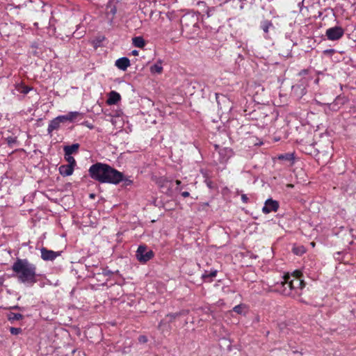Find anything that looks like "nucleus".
Instances as JSON below:
<instances>
[{
    "instance_id": "nucleus-1",
    "label": "nucleus",
    "mask_w": 356,
    "mask_h": 356,
    "mask_svg": "<svg viewBox=\"0 0 356 356\" xmlns=\"http://www.w3.org/2000/svg\"><path fill=\"white\" fill-rule=\"evenodd\" d=\"M12 270L21 283L33 285L38 281L37 267L26 259L17 258Z\"/></svg>"
},
{
    "instance_id": "nucleus-2",
    "label": "nucleus",
    "mask_w": 356,
    "mask_h": 356,
    "mask_svg": "<svg viewBox=\"0 0 356 356\" xmlns=\"http://www.w3.org/2000/svg\"><path fill=\"white\" fill-rule=\"evenodd\" d=\"M301 276L302 273L298 270L295 271L292 275H285V279L288 280H286V283L284 284V286L287 285L289 289L282 290V293L285 296H290L292 290L305 287V283L301 280Z\"/></svg>"
},
{
    "instance_id": "nucleus-3",
    "label": "nucleus",
    "mask_w": 356,
    "mask_h": 356,
    "mask_svg": "<svg viewBox=\"0 0 356 356\" xmlns=\"http://www.w3.org/2000/svg\"><path fill=\"white\" fill-rule=\"evenodd\" d=\"M108 166L109 165L102 163L93 164L89 168V175L93 179L104 183L103 179H105Z\"/></svg>"
},
{
    "instance_id": "nucleus-4",
    "label": "nucleus",
    "mask_w": 356,
    "mask_h": 356,
    "mask_svg": "<svg viewBox=\"0 0 356 356\" xmlns=\"http://www.w3.org/2000/svg\"><path fill=\"white\" fill-rule=\"evenodd\" d=\"M124 179V175L122 172L113 168L110 165L106 173L105 179H103L104 183H110L118 184Z\"/></svg>"
},
{
    "instance_id": "nucleus-5",
    "label": "nucleus",
    "mask_w": 356,
    "mask_h": 356,
    "mask_svg": "<svg viewBox=\"0 0 356 356\" xmlns=\"http://www.w3.org/2000/svg\"><path fill=\"white\" fill-rule=\"evenodd\" d=\"M136 259L141 263H146L154 257V252L146 245H140L136 253Z\"/></svg>"
},
{
    "instance_id": "nucleus-6",
    "label": "nucleus",
    "mask_w": 356,
    "mask_h": 356,
    "mask_svg": "<svg viewBox=\"0 0 356 356\" xmlns=\"http://www.w3.org/2000/svg\"><path fill=\"white\" fill-rule=\"evenodd\" d=\"M344 30L341 26H334L327 29L325 35L330 40H338L343 37Z\"/></svg>"
},
{
    "instance_id": "nucleus-7",
    "label": "nucleus",
    "mask_w": 356,
    "mask_h": 356,
    "mask_svg": "<svg viewBox=\"0 0 356 356\" xmlns=\"http://www.w3.org/2000/svg\"><path fill=\"white\" fill-rule=\"evenodd\" d=\"M40 252L41 258L44 261H53L60 254V252H55L51 250H48L46 248H42L40 249Z\"/></svg>"
},
{
    "instance_id": "nucleus-8",
    "label": "nucleus",
    "mask_w": 356,
    "mask_h": 356,
    "mask_svg": "<svg viewBox=\"0 0 356 356\" xmlns=\"http://www.w3.org/2000/svg\"><path fill=\"white\" fill-rule=\"evenodd\" d=\"M279 209V202L276 200H273V199H268L265 202L264 207L262 209V211L264 213H269L272 211H277Z\"/></svg>"
},
{
    "instance_id": "nucleus-9",
    "label": "nucleus",
    "mask_w": 356,
    "mask_h": 356,
    "mask_svg": "<svg viewBox=\"0 0 356 356\" xmlns=\"http://www.w3.org/2000/svg\"><path fill=\"white\" fill-rule=\"evenodd\" d=\"M121 99L120 95L115 92L111 91L108 94V98L106 100V103L108 105H114L116 104Z\"/></svg>"
},
{
    "instance_id": "nucleus-10",
    "label": "nucleus",
    "mask_w": 356,
    "mask_h": 356,
    "mask_svg": "<svg viewBox=\"0 0 356 356\" xmlns=\"http://www.w3.org/2000/svg\"><path fill=\"white\" fill-rule=\"evenodd\" d=\"M115 65L120 70L124 71L130 65V61H129V58H127V57H122V58L118 59L115 61Z\"/></svg>"
},
{
    "instance_id": "nucleus-11",
    "label": "nucleus",
    "mask_w": 356,
    "mask_h": 356,
    "mask_svg": "<svg viewBox=\"0 0 356 356\" xmlns=\"http://www.w3.org/2000/svg\"><path fill=\"white\" fill-rule=\"evenodd\" d=\"M74 166L71 165H62L59 167V172L63 176H70L73 173Z\"/></svg>"
},
{
    "instance_id": "nucleus-12",
    "label": "nucleus",
    "mask_w": 356,
    "mask_h": 356,
    "mask_svg": "<svg viewBox=\"0 0 356 356\" xmlns=\"http://www.w3.org/2000/svg\"><path fill=\"white\" fill-rule=\"evenodd\" d=\"M79 143H74L72 145H67L65 146L63 148L65 155L68 156V154L72 155V154L76 153L79 148Z\"/></svg>"
},
{
    "instance_id": "nucleus-13",
    "label": "nucleus",
    "mask_w": 356,
    "mask_h": 356,
    "mask_svg": "<svg viewBox=\"0 0 356 356\" xmlns=\"http://www.w3.org/2000/svg\"><path fill=\"white\" fill-rule=\"evenodd\" d=\"M60 125V122L59 120H58L57 117L54 119H53L49 124L47 131L49 134H51V132L54 130H57Z\"/></svg>"
},
{
    "instance_id": "nucleus-14",
    "label": "nucleus",
    "mask_w": 356,
    "mask_h": 356,
    "mask_svg": "<svg viewBox=\"0 0 356 356\" xmlns=\"http://www.w3.org/2000/svg\"><path fill=\"white\" fill-rule=\"evenodd\" d=\"M261 27L266 35L268 33L270 29H274L273 23L268 20L262 22Z\"/></svg>"
},
{
    "instance_id": "nucleus-15",
    "label": "nucleus",
    "mask_w": 356,
    "mask_h": 356,
    "mask_svg": "<svg viewBox=\"0 0 356 356\" xmlns=\"http://www.w3.org/2000/svg\"><path fill=\"white\" fill-rule=\"evenodd\" d=\"M286 280L287 279H285V275L283 276L282 277V280L280 281V282H277L276 283V289H275V290L280 291V293H282V290L289 289V287H288L287 285H284V284L286 283Z\"/></svg>"
},
{
    "instance_id": "nucleus-16",
    "label": "nucleus",
    "mask_w": 356,
    "mask_h": 356,
    "mask_svg": "<svg viewBox=\"0 0 356 356\" xmlns=\"http://www.w3.org/2000/svg\"><path fill=\"white\" fill-rule=\"evenodd\" d=\"M150 70L152 73L161 74L163 71V67L161 66V62L159 61L150 67Z\"/></svg>"
},
{
    "instance_id": "nucleus-17",
    "label": "nucleus",
    "mask_w": 356,
    "mask_h": 356,
    "mask_svg": "<svg viewBox=\"0 0 356 356\" xmlns=\"http://www.w3.org/2000/svg\"><path fill=\"white\" fill-rule=\"evenodd\" d=\"M133 44L137 47L142 48L145 46V42L142 37H135L133 38Z\"/></svg>"
},
{
    "instance_id": "nucleus-18",
    "label": "nucleus",
    "mask_w": 356,
    "mask_h": 356,
    "mask_svg": "<svg viewBox=\"0 0 356 356\" xmlns=\"http://www.w3.org/2000/svg\"><path fill=\"white\" fill-rule=\"evenodd\" d=\"M81 114L77 111L70 112L67 114V120L70 122H73L78 116Z\"/></svg>"
},
{
    "instance_id": "nucleus-19",
    "label": "nucleus",
    "mask_w": 356,
    "mask_h": 356,
    "mask_svg": "<svg viewBox=\"0 0 356 356\" xmlns=\"http://www.w3.org/2000/svg\"><path fill=\"white\" fill-rule=\"evenodd\" d=\"M23 318L21 314L10 313L8 314V319L10 321H19Z\"/></svg>"
},
{
    "instance_id": "nucleus-20",
    "label": "nucleus",
    "mask_w": 356,
    "mask_h": 356,
    "mask_svg": "<svg viewBox=\"0 0 356 356\" xmlns=\"http://www.w3.org/2000/svg\"><path fill=\"white\" fill-rule=\"evenodd\" d=\"M66 356H86V355L81 350L73 349L71 351L70 355L67 354Z\"/></svg>"
},
{
    "instance_id": "nucleus-21",
    "label": "nucleus",
    "mask_w": 356,
    "mask_h": 356,
    "mask_svg": "<svg viewBox=\"0 0 356 356\" xmlns=\"http://www.w3.org/2000/svg\"><path fill=\"white\" fill-rule=\"evenodd\" d=\"M65 159L68 162V165H71L72 166L74 167L76 165V161L73 156H72L70 154H68V156L65 155Z\"/></svg>"
},
{
    "instance_id": "nucleus-22",
    "label": "nucleus",
    "mask_w": 356,
    "mask_h": 356,
    "mask_svg": "<svg viewBox=\"0 0 356 356\" xmlns=\"http://www.w3.org/2000/svg\"><path fill=\"white\" fill-rule=\"evenodd\" d=\"M106 9L107 13H111L112 15V17H113L115 15L117 11L115 6H108Z\"/></svg>"
},
{
    "instance_id": "nucleus-23",
    "label": "nucleus",
    "mask_w": 356,
    "mask_h": 356,
    "mask_svg": "<svg viewBox=\"0 0 356 356\" xmlns=\"http://www.w3.org/2000/svg\"><path fill=\"white\" fill-rule=\"evenodd\" d=\"M305 250L303 247L293 248V252L296 254H302L305 252Z\"/></svg>"
},
{
    "instance_id": "nucleus-24",
    "label": "nucleus",
    "mask_w": 356,
    "mask_h": 356,
    "mask_svg": "<svg viewBox=\"0 0 356 356\" xmlns=\"http://www.w3.org/2000/svg\"><path fill=\"white\" fill-rule=\"evenodd\" d=\"M6 140L8 144L11 147L17 142L16 137H8Z\"/></svg>"
},
{
    "instance_id": "nucleus-25",
    "label": "nucleus",
    "mask_w": 356,
    "mask_h": 356,
    "mask_svg": "<svg viewBox=\"0 0 356 356\" xmlns=\"http://www.w3.org/2000/svg\"><path fill=\"white\" fill-rule=\"evenodd\" d=\"M22 329H21V328H19V327H11L10 328V333H11L12 334H13V335H17V334H18L21 333V332H22Z\"/></svg>"
},
{
    "instance_id": "nucleus-26",
    "label": "nucleus",
    "mask_w": 356,
    "mask_h": 356,
    "mask_svg": "<svg viewBox=\"0 0 356 356\" xmlns=\"http://www.w3.org/2000/svg\"><path fill=\"white\" fill-rule=\"evenodd\" d=\"M233 310L237 314H241L243 312V306L241 305H236L233 308Z\"/></svg>"
},
{
    "instance_id": "nucleus-27",
    "label": "nucleus",
    "mask_w": 356,
    "mask_h": 356,
    "mask_svg": "<svg viewBox=\"0 0 356 356\" xmlns=\"http://www.w3.org/2000/svg\"><path fill=\"white\" fill-rule=\"evenodd\" d=\"M57 118H58V120H59L60 123H64V122L68 121L67 115H59L57 117Z\"/></svg>"
},
{
    "instance_id": "nucleus-28",
    "label": "nucleus",
    "mask_w": 356,
    "mask_h": 356,
    "mask_svg": "<svg viewBox=\"0 0 356 356\" xmlns=\"http://www.w3.org/2000/svg\"><path fill=\"white\" fill-rule=\"evenodd\" d=\"M215 9L213 8H209L207 11V18H209L214 15Z\"/></svg>"
},
{
    "instance_id": "nucleus-29",
    "label": "nucleus",
    "mask_w": 356,
    "mask_h": 356,
    "mask_svg": "<svg viewBox=\"0 0 356 356\" xmlns=\"http://www.w3.org/2000/svg\"><path fill=\"white\" fill-rule=\"evenodd\" d=\"M179 313H174V314H168L167 316L170 317V321H172L174 319H175L177 317L179 316Z\"/></svg>"
},
{
    "instance_id": "nucleus-30",
    "label": "nucleus",
    "mask_w": 356,
    "mask_h": 356,
    "mask_svg": "<svg viewBox=\"0 0 356 356\" xmlns=\"http://www.w3.org/2000/svg\"><path fill=\"white\" fill-rule=\"evenodd\" d=\"M138 341L141 343H145L147 342V338L145 335H140L138 337Z\"/></svg>"
},
{
    "instance_id": "nucleus-31",
    "label": "nucleus",
    "mask_w": 356,
    "mask_h": 356,
    "mask_svg": "<svg viewBox=\"0 0 356 356\" xmlns=\"http://www.w3.org/2000/svg\"><path fill=\"white\" fill-rule=\"evenodd\" d=\"M328 109L332 110V111H337V104H329Z\"/></svg>"
},
{
    "instance_id": "nucleus-32",
    "label": "nucleus",
    "mask_w": 356,
    "mask_h": 356,
    "mask_svg": "<svg viewBox=\"0 0 356 356\" xmlns=\"http://www.w3.org/2000/svg\"><path fill=\"white\" fill-rule=\"evenodd\" d=\"M241 200H242V201H243L244 203H248V200H249V199H248V196H247L246 195H245V194H243V195H241Z\"/></svg>"
},
{
    "instance_id": "nucleus-33",
    "label": "nucleus",
    "mask_w": 356,
    "mask_h": 356,
    "mask_svg": "<svg viewBox=\"0 0 356 356\" xmlns=\"http://www.w3.org/2000/svg\"><path fill=\"white\" fill-rule=\"evenodd\" d=\"M181 195L184 197H187L190 195V193L187 191H184V192H182L181 193Z\"/></svg>"
},
{
    "instance_id": "nucleus-34",
    "label": "nucleus",
    "mask_w": 356,
    "mask_h": 356,
    "mask_svg": "<svg viewBox=\"0 0 356 356\" xmlns=\"http://www.w3.org/2000/svg\"><path fill=\"white\" fill-rule=\"evenodd\" d=\"M216 275V271L211 272L209 276L210 277H215Z\"/></svg>"
},
{
    "instance_id": "nucleus-35",
    "label": "nucleus",
    "mask_w": 356,
    "mask_h": 356,
    "mask_svg": "<svg viewBox=\"0 0 356 356\" xmlns=\"http://www.w3.org/2000/svg\"><path fill=\"white\" fill-rule=\"evenodd\" d=\"M330 52H334V50L333 49H329V50H325V53H330Z\"/></svg>"
},
{
    "instance_id": "nucleus-36",
    "label": "nucleus",
    "mask_w": 356,
    "mask_h": 356,
    "mask_svg": "<svg viewBox=\"0 0 356 356\" xmlns=\"http://www.w3.org/2000/svg\"><path fill=\"white\" fill-rule=\"evenodd\" d=\"M138 51H136V50H134V51H132V54H133V55H138Z\"/></svg>"
},
{
    "instance_id": "nucleus-37",
    "label": "nucleus",
    "mask_w": 356,
    "mask_h": 356,
    "mask_svg": "<svg viewBox=\"0 0 356 356\" xmlns=\"http://www.w3.org/2000/svg\"><path fill=\"white\" fill-rule=\"evenodd\" d=\"M175 183H176V184H177V186H179V185L181 184V181H179V180H176Z\"/></svg>"
},
{
    "instance_id": "nucleus-38",
    "label": "nucleus",
    "mask_w": 356,
    "mask_h": 356,
    "mask_svg": "<svg viewBox=\"0 0 356 356\" xmlns=\"http://www.w3.org/2000/svg\"><path fill=\"white\" fill-rule=\"evenodd\" d=\"M219 147V146L218 145H215V149H217Z\"/></svg>"
},
{
    "instance_id": "nucleus-39",
    "label": "nucleus",
    "mask_w": 356,
    "mask_h": 356,
    "mask_svg": "<svg viewBox=\"0 0 356 356\" xmlns=\"http://www.w3.org/2000/svg\"><path fill=\"white\" fill-rule=\"evenodd\" d=\"M163 323V321H161L159 325V327H160L161 326V324Z\"/></svg>"
},
{
    "instance_id": "nucleus-40",
    "label": "nucleus",
    "mask_w": 356,
    "mask_h": 356,
    "mask_svg": "<svg viewBox=\"0 0 356 356\" xmlns=\"http://www.w3.org/2000/svg\"><path fill=\"white\" fill-rule=\"evenodd\" d=\"M311 245H312L313 247H314V245H315L314 242L311 243Z\"/></svg>"
},
{
    "instance_id": "nucleus-41",
    "label": "nucleus",
    "mask_w": 356,
    "mask_h": 356,
    "mask_svg": "<svg viewBox=\"0 0 356 356\" xmlns=\"http://www.w3.org/2000/svg\"><path fill=\"white\" fill-rule=\"evenodd\" d=\"M24 92L27 93L28 92V90L27 89H24Z\"/></svg>"
},
{
    "instance_id": "nucleus-42",
    "label": "nucleus",
    "mask_w": 356,
    "mask_h": 356,
    "mask_svg": "<svg viewBox=\"0 0 356 356\" xmlns=\"http://www.w3.org/2000/svg\"><path fill=\"white\" fill-rule=\"evenodd\" d=\"M227 151V149H222V152H226Z\"/></svg>"
}]
</instances>
